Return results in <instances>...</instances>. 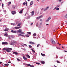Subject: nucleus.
I'll use <instances>...</instances> for the list:
<instances>
[{"label":"nucleus","mask_w":67,"mask_h":67,"mask_svg":"<svg viewBox=\"0 0 67 67\" xmlns=\"http://www.w3.org/2000/svg\"><path fill=\"white\" fill-rule=\"evenodd\" d=\"M16 24H18V21H16Z\"/></svg>","instance_id":"57"},{"label":"nucleus","mask_w":67,"mask_h":67,"mask_svg":"<svg viewBox=\"0 0 67 67\" xmlns=\"http://www.w3.org/2000/svg\"><path fill=\"white\" fill-rule=\"evenodd\" d=\"M25 4H26V3L25 2L24 3H23V5H25Z\"/></svg>","instance_id":"46"},{"label":"nucleus","mask_w":67,"mask_h":67,"mask_svg":"<svg viewBox=\"0 0 67 67\" xmlns=\"http://www.w3.org/2000/svg\"><path fill=\"white\" fill-rule=\"evenodd\" d=\"M51 42L53 44H56V42H55V41L54 40H52L51 41Z\"/></svg>","instance_id":"4"},{"label":"nucleus","mask_w":67,"mask_h":67,"mask_svg":"<svg viewBox=\"0 0 67 67\" xmlns=\"http://www.w3.org/2000/svg\"><path fill=\"white\" fill-rule=\"evenodd\" d=\"M27 33L28 34H31V33L30 32H27Z\"/></svg>","instance_id":"33"},{"label":"nucleus","mask_w":67,"mask_h":67,"mask_svg":"<svg viewBox=\"0 0 67 67\" xmlns=\"http://www.w3.org/2000/svg\"><path fill=\"white\" fill-rule=\"evenodd\" d=\"M22 29H19L18 30V32H19V33H20L22 31Z\"/></svg>","instance_id":"9"},{"label":"nucleus","mask_w":67,"mask_h":67,"mask_svg":"<svg viewBox=\"0 0 67 67\" xmlns=\"http://www.w3.org/2000/svg\"><path fill=\"white\" fill-rule=\"evenodd\" d=\"M40 21H42V19H40Z\"/></svg>","instance_id":"60"},{"label":"nucleus","mask_w":67,"mask_h":67,"mask_svg":"<svg viewBox=\"0 0 67 67\" xmlns=\"http://www.w3.org/2000/svg\"><path fill=\"white\" fill-rule=\"evenodd\" d=\"M29 46L30 47V48H32V46H31L29 45Z\"/></svg>","instance_id":"48"},{"label":"nucleus","mask_w":67,"mask_h":67,"mask_svg":"<svg viewBox=\"0 0 67 67\" xmlns=\"http://www.w3.org/2000/svg\"><path fill=\"white\" fill-rule=\"evenodd\" d=\"M41 63L42 64H45V62L44 61H41Z\"/></svg>","instance_id":"18"},{"label":"nucleus","mask_w":67,"mask_h":67,"mask_svg":"<svg viewBox=\"0 0 67 67\" xmlns=\"http://www.w3.org/2000/svg\"><path fill=\"white\" fill-rule=\"evenodd\" d=\"M22 24V23H19L17 25V26H20L21 24Z\"/></svg>","instance_id":"16"},{"label":"nucleus","mask_w":67,"mask_h":67,"mask_svg":"<svg viewBox=\"0 0 67 67\" xmlns=\"http://www.w3.org/2000/svg\"><path fill=\"white\" fill-rule=\"evenodd\" d=\"M56 9V7H55L53 9V10H55Z\"/></svg>","instance_id":"36"},{"label":"nucleus","mask_w":67,"mask_h":67,"mask_svg":"<svg viewBox=\"0 0 67 67\" xmlns=\"http://www.w3.org/2000/svg\"><path fill=\"white\" fill-rule=\"evenodd\" d=\"M31 50L32 51V52H33V53H35V52L33 49H32Z\"/></svg>","instance_id":"25"},{"label":"nucleus","mask_w":67,"mask_h":67,"mask_svg":"<svg viewBox=\"0 0 67 67\" xmlns=\"http://www.w3.org/2000/svg\"><path fill=\"white\" fill-rule=\"evenodd\" d=\"M56 58H58V56H56Z\"/></svg>","instance_id":"56"},{"label":"nucleus","mask_w":67,"mask_h":67,"mask_svg":"<svg viewBox=\"0 0 67 67\" xmlns=\"http://www.w3.org/2000/svg\"><path fill=\"white\" fill-rule=\"evenodd\" d=\"M12 14L13 15H14V14H16V12L14 11H12Z\"/></svg>","instance_id":"7"},{"label":"nucleus","mask_w":67,"mask_h":67,"mask_svg":"<svg viewBox=\"0 0 67 67\" xmlns=\"http://www.w3.org/2000/svg\"><path fill=\"white\" fill-rule=\"evenodd\" d=\"M56 10H59V8H57L56 9Z\"/></svg>","instance_id":"44"},{"label":"nucleus","mask_w":67,"mask_h":67,"mask_svg":"<svg viewBox=\"0 0 67 67\" xmlns=\"http://www.w3.org/2000/svg\"><path fill=\"white\" fill-rule=\"evenodd\" d=\"M38 25V23H36V26H37V25Z\"/></svg>","instance_id":"37"},{"label":"nucleus","mask_w":67,"mask_h":67,"mask_svg":"<svg viewBox=\"0 0 67 67\" xmlns=\"http://www.w3.org/2000/svg\"><path fill=\"white\" fill-rule=\"evenodd\" d=\"M26 56H27V57H28L29 58H30V55H29L28 54Z\"/></svg>","instance_id":"23"},{"label":"nucleus","mask_w":67,"mask_h":67,"mask_svg":"<svg viewBox=\"0 0 67 67\" xmlns=\"http://www.w3.org/2000/svg\"><path fill=\"white\" fill-rule=\"evenodd\" d=\"M57 63H60V62H59V61L58 60H57Z\"/></svg>","instance_id":"39"},{"label":"nucleus","mask_w":67,"mask_h":67,"mask_svg":"<svg viewBox=\"0 0 67 67\" xmlns=\"http://www.w3.org/2000/svg\"><path fill=\"white\" fill-rule=\"evenodd\" d=\"M29 44H31L34 45V44H35V43L34 42H29Z\"/></svg>","instance_id":"8"},{"label":"nucleus","mask_w":67,"mask_h":67,"mask_svg":"<svg viewBox=\"0 0 67 67\" xmlns=\"http://www.w3.org/2000/svg\"><path fill=\"white\" fill-rule=\"evenodd\" d=\"M4 5V4L3 3L2 4V7L3 8V6Z\"/></svg>","instance_id":"45"},{"label":"nucleus","mask_w":67,"mask_h":67,"mask_svg":"<svg viewBox=\"0 0 67 67\" xmlns=\"http://www.w3.org/2000/svg\"><path fill=\"white\" fill-rule=\"evenodd\" d=\"M8 63H11V61H10V62H8Z\"/></svg>","instance_id":"58"},{"label":"nucleus","mask_w":67,"mask_h":67,"mask_svg":"<svg viewBox=\"0 0 67 67\" xmlns=\"http://www.w3.org/2000/svg\"><path fill=\"white\" fill-rule=\"evenodd\" d=\"M65 22L66 23H67V21H66Z\"/></svg>","instance_id":"64"},{"label":"nucleus","mask_w":67,"mask_h":67,"mask_svg":"<svg viewBox=\"0 0 67 67\" xmlns=\"http://www.w3.org/2000/svg\"><path fill=\"white\" fill-rule=\"evenodd\" d=\"M5 66H9V64H6L5 65Z\"/></svg>","instance_id":"24"},{"label":"nucleus","mask_w":67,"mask_h":67,"mask_svg":"<svg viewBox=\"0 0 67 67\" xmlns=\"http://www.w3.org/2000/svg\"><path fill=\"white\" fill-rule=\"evenodd\" d=\"M56 48H58V47H56Z\"/></svg>","instance_id":"62"},{"label":"nucleus","mask_w":67,"mask_h":67,"mask_svg":"<svg viewBox=\"0 0 67 67\" xmlns=\"http://www.w3.org/2000/svg\"><path fill=\"white\" fill-rule=\"evenodd\" d=\"M23 50H24V51H26V49L25 48L23 49Z\"/></svg>","instance_id":"52"},{"label":"nucleus","mask_w":67,"mask_h":67,"mask_svg":"<svg viewBox=\"0 0 67 67\" xmlns=\"http://www.w3.org/2000/svg\"><path fill=\"white\" fill-rule=\"evenodd\" d=\"M20 33L21 34H25L23 32H21Z\"/></svg>","instance_id":"32"},{"label":"nucleus","mask_w":67,"mask_h":67,"mask_svg":"<svg viewBox=\"0 0 67 67\" xmlns=\"http://www.w3.org/2000/svg\"><path fill=\"white\" fill-rule=\"evenodd\" d=\"M16 44V42H12L10 43V45H15Z\"/></svg>","instance_id":"6"},{"label":"nucleus","mask_w":67,"mask_h":67,"mask_svg":"<svg viewBox=\"0 0 67 67\" xmlns=\"http://www.w3.org/2000/svg\"><path fill=\"white\" fill-rule=\"evenodd\" d=\"M40 45H41L40 44H38L37 46V47H39V46H40Z\"/></svg>","instance_id":"22"},{"label":"nucleus","mask_w":67,"mask_h":67,"mask_svg":"<svg viewBox=\"0 0 67 67\" xmlns=\"http://www.w3.org/2000/svg\"><path fill=\"white\" fill-rule=\"evenodd\" d=\"M26 37H29V36H30V35H26Z\"/></svg>","instance_id":"31"},{"label":"nucleus","mask_w":67,"mask_h":67,"mask_svg":"<svg viewBox=\"0 0 67 67\" xmlns=\"http://www.w3.org/2000/svg\"><path fill=\"white\" fill-rule=\"evenodd\" d=\"M21 36H24V35H21Z\"/></svg>","instance_id":"54"},{"label":"nucleus","mask_w":67,"mask_h":67,"mask_svg":"<svg viewBox=\"0 0 67 67\" xmlns=\"http://www.w3.org/2000/svg\"><path fill=\"white\" fill-rule=\"evenodd\" d=\"M44 8H42L41 9V10H44Z\"/></svg>","instance_id":"51"},{"label":"nucleus","mask_w":67,"mask_h":67,"mask_svg":"<svg viewBox=\"0 0 67 67\" xmlns=\"http://www.w3.org/2000/svg\"><path fill=\"white\" fill-rule=\"evenodd\" d=\"M41 55L42 56H45V54L41 53Z\"/></svg>","instance_id":"21"},{"label":"nucleus","mask_w":67,"mask_h":67,"mask_svg":"<svg viewBox=\"0 0 67 67\" xmlns=\"http://www.w3.org/2000/svg\"><path fill=\"white\" fill-rule=\"evenodd\" d=\"M3 50H7V48H4L3 49Z\"/></svg>","instance_id":"42"},{"label":"nucleus","mask_w":67,"mask_h":67,"mask_svg":"<svg viewBox=\"0 0 67 67\" xmlns=\"http://www.w3.org/2000/svg\"><path fill=\"white\" fill-rule=\"evenodd\" d=\"M23 12V9L20 10V12H19V13H22Z\"/></svg>","instance_id":"20"},{"label":"nucleus","mask_w":67,"mask_h":67,"mask_svg":"<svg viewBox=\"0 0 67 67\" xmlns=\"http://www.w3.org/2000/svg\"><path fill=\"white\" fill-rule=\"evenodd\" d=\"M61 0H59V2H61Z\"/></svg>","instance_id":"61"},{"label":"nucleus","mask_w":67,"mask_h":67,"mask_svg":"<svg viewBox=\"0 0 67 67\" xmlns=\"http://www.w3.org/2000/svg\"><path fill=\"white\" fill-rule=\"evenodd\" d=\"M42 17H43L42 16H41L39 17H37V20H38V19H39L40 18H42Z\"/></svg>","instance_id":"12"},{"label":"nucleus","mask_w":67,"mask_h":67,"mask_svg":"<svg viewBox=\"0 0 67 67\" xmlns=\"http://www.w3.org/2000/svg\"><path fill=\"white\" fill-rule=\"evenodd\" d=\"M6 33V34H4V35L6 37H8V34L7 33Z\"/></svg>","instance_id":"11"},{"label":"nucleus","mask_w":67,"mask_h":67,"mask_svg":"<svg viewBox=\"0 0 67 67\" xmlns=\"http://www.w3.org/2000/svg\"><path fill=\"white\" fill-rule=\"evenodd\" d=\"M35 63L36 64H37V65H40V63Z\"/></svg>","instance_id":"34"},{"label":"nucleus","mask_w":67,"mask_h":67,"mask_svg":"<svg viewBox=\"0 0 67 67\" xmlns=\"http://www.w3.org/2000/svg\"><path fill=\"white\" fill-rule=\"evenodd\" d=\"M33 24V23H32L31 24V25H32Z\"/></svg>","instance_id":"59"},{"label":"nucleus","mask_w":67,"mask_h":67,"mask_svg":"<svg viewBox=\"0 0 67 67\" xmlns=\"http://www.w3.org/2000/svg\"><path fill=\"white\" fill-rule=\"evenodd\" d=\"M11 25H15V24H14V23H11Z\"/></svg>","instance_id":"35"},{"label":"nucleus","mask_w":67,"mask_h":67,"mask_svg":"<svg viewBox=\"0 0 67 67\" xmlns=\"http://www.w3.org/2000/svg\"><path fill=\"white\" fill-rule=\"evenodd\" d=\"M9 31V29L8 28H6L4 30V31L5 32H7V31Z\"/></svg>","instance_id":"13"},{"label":"nucleus","mask_w":67,"mask_h":67,"mask_svg":"<svg viewBox=\"0 0 67 67\" xmlns=\"http://www.w3.org/2000/svg\"><path fill=\"white\" fill-rule=\"evenodd\" d=\"M17 59L18 61H19V62H20V59H19L18 58H17Z\"/></svg>","instance_id":"41"},{"label":"nucleus","mask_w":67,"mask_h":67,"mask_svg":"<svg viewBox=\"0 0 67 67\" xmlns=\"http://www.w3.org/2000/svg\"><path fill=\"white\" fill-rule=\"evenodd\" d=\"M51 19H52V17H49L48 18V19L46 20V22H48V21H49V20H51Z\"/></svg>","instance_id":"5"},{"label":"nucleus","mask_w":67,"mask_h":67,"mask_svg":"<svg viewBox=\"0 0 67 67\" xmlns=\"http://www.w3.org/2000/svg\"><path fill=\"white\" fill-rule=\"evenodd\" d=\"M23 57L24 59L25 60H27V58H26L25 57V56H24Z\"/></svg>","instance_id":"19"},{"label":"nucleus","mask_w":67,"mask_h":67,"mask_svg":"<svg viewBox=\"0 0 67 67\" xmlns=\"http://www.w3.org/2000/svg\"><path fill=\"white\" fill-rule=\"evenodd\" d=\"M18 36H21V34H18Z\"/></svg>","instance_id":"49"},{"label":"nucleus","mask_w":67,"mask_h":67,"mask_svg":"<svg viewBox=\"0 0 67 67\" xmlns=\"http://www.w3.org/2000/svg\"><path fill=\"white\" fill-rule=\"evenodd\" d=\"M23 45H25V46H27V45H26V44H23Z\"/></svg>","instance_id":"47"},{"label":"nucleus","mask_w":67,"mask_h":67,"mask_svg":"<svg viewBox=\"0 0 67 67\" xmlns=\"http://www.w3.org/2000/svg\"><path fill=\"white\" fill-rule=\"evenodd\" d=\"M12 49L10 48H6V52H11L10 51H12Z\"/></svg>","instance_id":"1"},{"label":"nucleus","mask_w":67,"mask_h":67,"mask_svg":"<svg viewBox=\"0 0 67 67\" xmlns=\"http://www.w3.org/2000/svg\"><path fill=\"white\" fill-rule=\"evenodd\" d=\"M48 8H49V7L48 6L46 8L44 9V11H47V10H48Z\"/></svg>","instance_id":"10"},{"label":"nucleus","mask_w":67,"mask_h":67,"mask_svg":"<svg viewBox=\"0 0 67 67\" xmlns=\"http://www.w3.org/2000/svg\"><path fill=\"white\" fill-rule=\"evenodd\" d=\"M26 65L27 66H30V67H31V65H30V64H26Z\"/></svg>","instance_id":"28"},{"label":"nucleus","mask_w":67,"mask_h":67,"mask_svg":"<svg viewBox=\"0 0 67 67\" xmlns=\"http://www.w3.org/2000/svg\"><path fill=\"white\" fill-rule=\"evenodd\" d=\"M30 16H28L27 17L26 19H30Z\"/></svg>","instance_id":"26"},{"label":"nucleus","mask_w":67,"mask_h":67,"mask_svg":"<svg viewBox=\"0 0 67 67\" xmlns=\"http://www.w3.org/2000/svg\"><path fill=\"white\" fill-rule=\"evenodd\" d=\"M18 27V29H19V28H21V26Z\"/></svg>","instance_id":"55"},{"label":"nucleus","mask_w":67,"mask_h":67,"mask_svg":"<svg viewBox=\"0 0 67 67\" xmlns=\"http://www.w3.org/2000/svg\"><path fill=\"white\" fill-rule=\"evenodd\" d=\"M11 4V2H10L8 3V5H10V4Z\"/></svg>","instance_id":"27"},{"label":"nucleus","mask_w":67,"mask_h":67,"mask_svg":"<svg viewBox=\"0 0 67 67\" xmlns=\"http://www.w3.org/2000/svg\"><path fill=\"white\" fill-rule=\"evenodd\" d=\"M9 37V40H10V39H11V37Z\"/></svg>","instance_id":"50"},{"label":"nucleus","mask_w":67,"mask_h":67,"mask_svg":"<svg viewBox=\"0 0 67 67\" xmlns=\"http://www.w3.org/2000/svg\"><path fill=\"white\" fill-rule=\"evenodd\" d=\"M42 0V2L44 3V1H45V0Z\"/></svg>","instance_id":"38"},{"label":"nucleus","mask_w":67,"mask_h":67,"mask_svg":"<svg viewBox=\"0 0 67 67\" xmlns=\"http://www.w3.org/2000/svg\"><path fill=\"white\" fill-rule=\"evenodd\" d=\"M34 11H32L31 13V15H34Z\"/></svg>","instance_id":"14"},{"label":"nucleus","mask_w":67,"mask_h":67,"mask_svg":"<svg viewBox=\"0 0 67 67\" xmlns=\"http://www.w3.org/2000/svg\"><path fill=\"white\" fill-rule=\"evenodd\" d=\"M65 18L67 19V15H65Z\"/></svg>","instance_id":"29"},{"label":"nucleus","mask_w":67,"mask_h":67,"mask_svg":"<svg viewBox=\"0 0 67 67\" xmlns=\"http://www.w3.org/2000/svg\"><path fill=\"white\" fill-rule=\"evenodd\" d=\"M60 5H57L55 7H56V8H58V7H60Z\"/></svg>","instance_id":"43"},{"label":"nucleus","mask_w":67,"mask_h":67,"mask_svg":"<svg viewBox=\"0 0 67 67\" xmlns=\"http://www.w3.org/2000/svg\"><path fill=\"white\" fill-rule=\"evenodd\" d=\"M11 32L12 33H15L16 32L17 34H18V33H19V32H18V31H16L15 30H11Z\"/></svg>","instance_id":"3"},{"label":"nucleus","mask_w":67,"mask_h":67,"mask_svg":"<svg viewBox=\"0 0 67 67\" xmlns=\"http://www.w3.org/2000/svg\"><path fill=\"white\" fill-rule=\"evenodd\" d=\"M2 64V62H0V64Z\"/></svg>","instance_id":"53"},{"label":"nucleus","mask_w":67,"mask_h":67,"mask_svg":"<svg viewBox=\"0 0 67 67\" xmlns=\"http://www.w3.org/2000/svg\"><path fill=\"white\" fill-rule=\"evenodd\" d=\"M30 5H32L33 4V1H31L30 3Z\"/></svg>","instance_id":"15"},{"label":"nucleus","mask_w":67,"mask_h":67,"mask_svg":"<svg viewBox=\"0 0 67 67\" xmlns=\"http://www.w3.org/2000/svg\"><path fill=\"white\" fill-rule=\"evenodd\" d=\"M13 53V54H16V55H18V52H14Z\"/></svg>","instance_id":"17"},{"label":"nucleus","mask_w":67,"mask_h":67,"mask_svg":"<svg viewBox=\"0 0 67 67\" xmlns=\"http://www.w3.org/2000/svg\"><path fill=\"white\" fill-rule=\"evenodd\" d=\"M8 43L7 42H2V45H8Z\"/></svg>","instance_id":"2"},{"label":"nucleus","mask_w":67,"mask_h":67,"mask_svg":"<svg viewBox=\"0 0 67 67\" xmlns=\"http://www.w3.org/2000/svg\"><path fill=\"white\" fill-rule=\"evenodd\" d=\"M15 29H19V28H18V27H15Z\"/></svg>","instance_id":"40"},{"label":"nucleus","mask_w":67,"mask_h":67,"mask_svg":"<svg viewBox=\"0 0 67 67\" xmlns=\"http://www.w3.org/2000/svg\"><path fill=\"white\" fill-rule=\"evenodd\" d=\"M33 36H35L36 35V33H34L33 34Z\"/></svg>","instance_id":"30"},{"label":"nucleus","mask_w":67,"mask_h":67,"mask_svg":"<svg viewBox=\"0 0 67 67\" xmlns=\"http://www.w3.org/2000/svg\"><path fill=\"white\" fill-rule=\"evenodd\" d=\"M64 52H67V51H65Z\"/></svg>","instance_id":"63"}]
</instances>
